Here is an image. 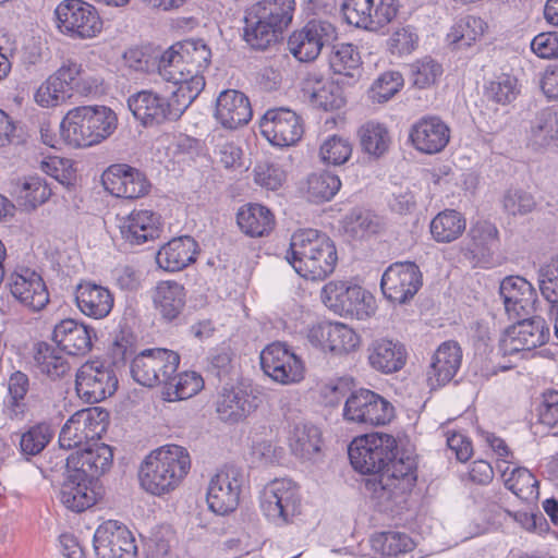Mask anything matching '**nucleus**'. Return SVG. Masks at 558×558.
Instances as JSON below:
<instances>
[{"instance_id": "1", "label": "nucleus", "mask_w": 558, "mask_h": 558, "mask_svg": "<svg viewBox=\"0 0 558 558\" xmlns=\"http://www.w3.org/2000/svg\"><path fill=\"white\" fill-rule=\"evenodd\" d=\"M348 454L354 470L378 474L367 480L365 487L380 511H393L416 484V458L405 450L400 451L396 438L389 434L355 438Z\"/></svg>"}, {"instance_id": "2", "label": "nucleus", "mask_w": 558, "mask_h": 558, "mask_svg": "<svg viewBox=\"0 0 558 558\" xmlns=\"http://www.w3.org/2000/svg\"><path fill=\"white\" fill-rule=\"evenodd\" d=\"M191 469L189 451L178 445H166L153 450L138 469L141 487L153 496L173 492Z\"/></svg>"}, {"instance_id": "3", "label": "nucleus", "mask_w": 558, "mask_h": 558, "mask_svg": "<svg viewBox=\"0 0 558 558\" xmlns=\"http://www.w3.org/2000/svg\"><path fill=\"white\" fill-rule=\"evenodd\" d=\"M286 258L301 277L310 280H324L338 260L333 242L315 229L294 232Z\"/></svg>"}, {"instance_id": "4", "label": "nucleus", "mask_w": 558, "mask_h": 558, "mask_svg": "<svg viewBox=\"0 0 558 558\" xmlns=\"http://www.w3.org/2000/svg\"><path fill=\"white\" fill-rule=\"evenodd\" d=\"M117 116L106 106L71 109L60 123L64 142L73 147H89L109 137L117 129Z\"/></svg>"}, {"instance_id": "5", "label": "nucleus", "mask_w": 558, "mask_h": 558, "mask_svg": "<svg viewBox=\"0 0 558 558\" xmlns=\"http://www.w3.org/2000/svg\"><path fill=\"white\" fill-rule=\"evenodd\" d=\"M54 15L60 33L71 39H92L102 29L97 9L85 0H63L57 5Z\"/></svg>"}, {"instance_id": "6", "label": "nucleus", "mask_w": 558, "mask_h": 558, "mask_svg": "<svg viewBox=\"0 0 558 558\" xmlns=\"http://www.w3.org/2000/svg\"><path fill=\"white\" fill-rule=\"evenodd\" d=\"M263 514L276 525L288 524L301 512V495L298 485L288 478L268 483L259 496Z\"/></svg>"}, {"instance_id": "7", "label": "nucleus", "mask_w": 558, "mask_h": 558, "mask_svg": "<svg viewBox=\"0 0 558 558\" xmlns=\"http://www.w3.org/2000/svg\"><path fill=\"white\" fill-rule=\"evenodd\" d=\"M395 408L379 393L360 388L350 392L343 407V418L367 426H381L391 422Z\"/></svg>"}, {"instance_id": "8", "label": "nucleus", "mask_w": 558, "mask_h": 558, "mask_svg": "<svg viewBox=\"0 0 558 558\" xmlns=\"http://www.w3.org/2000/svg\"><path fill=\"white\" fill-rule=\"evenodd\" d=\"M180 364V355L171 350L154 348L138 353L131 363V375L142 386L163 385Z\"/></svg>"}, {"instance_id": "9", "label": "nucleus", "mask_w": 558, "mask_h": 558, "mask_svg": "<svg viewBox=\"0 0 558 558\" xmlns=\"http://www.w3.org/2000/svg\"><path fill=\"white\" fill-rule=\"evenodd\" d=\"M118 383L112 363L95 360L78 368L75 388L82 399L97 403L112 396L118 389Z\"/></svg>"}, {"instance_id": "10", "label": "nucleus", "mask_w": 558, "mask_h": 558, "mask_svg": "<svg viewBox=\"0 0 558 558\" xmlns=\"http://www.w3.org/2000/svg\"><path fill=\"white\" fill-rule=\"evenodd\" d=\"M397 0H344V21L357 28L376 32L389 24L398 13Z\"/></svg>"}, {"instance_id": "11", "label": "nucleus", "mask_w": 558, "mask_h": 558, "mask_svg": "<svg viewBox=\"0 0 558 558\" xmlns=\"http://www.w3.org/2000/svg\"><path fill=\"white\" fill-rule=\"evenodd\" d=\"M244 476L242 470L234 465H225L210 480L206 500L208 508L216 514L233 512L239 504Z\"/></svg>"}, {"instance_id": "12", "label": "nucleus", "mask_w": 558, "mask_h": 558, "mask_svg": "<svg viewBox=\"0 0 558 558\" xmlns=\"http://www.w3.org/2000/svg\"><path fill=\"white\" fill-rule=\"evenodd\" d=\"M422 284V272L413 262L391 264L384 271L380 280V288L385 298L398 304H405L413 299Z\"/></svg>"}, {"instance_id": "13", "label": "nucleus", "mask_w": 558, "mask_h": 558, "mask_svg": "<svg viewBox=\"0 0 558 558\" xmlns=\"http://www.w3.org/2000/svg\"><path fill=\"white\" fill-rule=\"evenodd\" d=\"M172 97L144 89L128 98V107L144 126H154L165 121L178 120L182 113Z\"/></svg>"}, {"instance_id": "14", "label": "nucleus", "mask_w": 558, "mask_h": 558, "mask_svg": "<svg viewBox=\"0 0 558 558\" xmlns=\"http://www.w3.org/2000/svg\"><path fill=\"white\" fill-rule=\"evenodd\" d=\"M259 128L266 140L278 147L296 144L304 133L302 118L284 107L268 109L260 119Z\"/></svg>"}, {"instance_id": "15", "label": "nucleus", "mask_w": 558, "mask_h": 558, "mask_svg": "<svg viewBox=\"0 0 558 558\" xmlns=\"http://www.w3.org/2000/svg\"><path fill=\"white\" fill-rule=\"evenodd\" d=\"M336 35V28L331 23L312 20L290 35L288 48L300 62H310L319 56L323 47L329 45Z\"/></svg>"}, {"instance_id": "16", "label": "nucleus", "mask_w": 558, "mask_h": 558, "mask_svg": "<svg viewBox=\"0 0 558 558\" xmlns=\"http://www.w3.org/2000/svg\"><path fill=\"white\" fill-rule=\"evenodd\" d=\"M260 366L267 376L282 385L304 378L302 360L281 342H272L260 352Z\"/></svg>"}, {"instance_id": "17", "label": "nucleus", "mask_w": 558, "mask_h": 558, "mask_svg": "<svg viewBox=\"0 0 558 558\" xmlns=\"http://www.w3.org/2000/svg\"><path fill=\"white\" fill-rule=\"evenodd\" d=\"M322 300L327 307L339 315L361 318L367 314L372 296L357 284L330 281L323 288Z\"/></svg>"}, {"instance_id": "18", "label": "nucleus", "mask_w": 558, "mask_h": 558, "mask_svg": "<svg viewBox=\"0 0 558 558\" xmlns=\"http://www.w3.org/2000/svg\"><path fill=\"white\" fill-rule=\"evenodd\" d=\"M517 323L507 328L501 340L505 354L531 351L545 344L550 336L549 327L539 316L515 319Z\"/></svg>"}, {"instance_id": "19", "label": "nucleus", "mask_w": 558, "mask_h": 558, "mask_svg": "<svg viewBox=\"0 0 558 558\" xmlns=\"http://www.w3.org/2000/svg\"><path fill=\"white\" fill-rule=\"evenodd\" d=\"M11 294L21 304L39 312L49 303V292L43 277L26 267L14 270L7 280Z\"/></svg>"}, {"instance_id": "20", "label": "nucleus", "mask_w": 558, "mask_h": 558, "mask_svg": "<svg viewBox=\"0 0 558 558\" xmlns=\"http://www.w3.org/2000/svg\"><path fill=\"white\" fill-rule=\"evenodd\" d=\"M102 182L113 196L126 199L144 197L151 187L145 173L125 163L111 165L102 174Z\"/></svg>"}, {"instance_id": "21", "label": "nucleus", "mask_w": 558, "mask_h": 558, "mask_svg": "<svg viewBox=\"0 0 558 558\" xmlns=\"http://www.w3.org/2000/svg\"><path fill=\"white\" fill-rule=\"evenodd\" d=\"M307 340L313 347L337 355L354 350L360 343V337L353 329L331 322L313 325L307 331Z\"/></svg>"}, {"instance_id": "22", "label": "nucleus", "mask_w": 558, "mask_h": 558, "mask_svg": "<svg viewBox=\"0 0 558 558\" xmlns=\"http://www.w3.org/2000/svg\"><path fill=\"white\" fill-rule=\"evenodd\" d=\"M260 398L250 386L223 387L216 400V412L226 423H239L259 405Z\"/></svg>"}, {"instance_id": "23", "label": "nucleus", "mask_w": 558, "mask_h": 558, "mask_svg": "<svg viewBox=\"0 0 558 558\" xmlns=\"http://www.w3.org/2000/svg\"><path fill=\"white\" fill-rule=\"evenodd\" d=\"M499 294L509 319L527 317L535 310L536 291L523 277H506L500 282Z\"/></svg>"}, {"instance_id": "24", "label": "nucleus", "mask_w": 558, "mask_h": 558, "mask_svg": "<svg viewBox=\"0 0 558 558\" xmlns=\"http://www.w3.org/2000/svg\"><path fill=\"white\" fill-rule=\"evenodd\" d=\"M112 459L113 453L108 445L95 442L65 459L66 472H73L76 478L85 476L94 481L110 469Z\"/></svg>"}, {"instance_id": "25", "label": "nucleus", "mask_w": 558, "mask_h": 558, "mask_svg": "<svg viewBox=\"0 0 558 558\" xmlns=\"http://www.w3.org/2000/svg\"><path fill=\"white\" fill-rule=\"evenodd\" d=\"M121 238L130 245H141L155 240L161 232L160 216L151 210H133L119 218Z\"/></svg>"}, {"instance_id": "26", "label": "nucleus", "mask_w": 558, "mask_h": 558, "mask_svg": "<svg viewBox=\"0 0 558 558\" xmlns=\"http://www.w3.org/2000/svg\"><path fill=\"white\" fill-rule=\"evenodd\" d=\"M409 136L416 150L433 155L447 146L450 129L438 117H423L411 126Z\"/></svg>"}, {"instance_id": "27", "label": "nucleus", "mask_w": 558, "mask_h": 558, "mask_svg": "<svg viewBox=\"0 0 558 558\" xmlns=\"http://www.w3.org/2000/svg\"><path fill=\"white\" fill-rule=\"evenodd\" d=\"M96 332L92 327L68 318L59 322L52 331V340L69 355H85L93 348Z\"/></svg>"}, {"instance_id": "28", "label": "nucleus", "mask_w": 558, "mask_h": 558, "mask_svg": "<svg viewBox=\"0 0 558 558\" xmlns=\"http://www.w3.org/2000/svg\"><path fill=\"white\" fill-rule=\"evenodd\" d=\"M462 363V350L458 342H442L432 356L427 381L432 389L442 387L457 375Z\"/></svg>"}, {"instance_id": "29", "label": "nucleus", "mask_w": 558, "mask_h": 558, "mask_svg": "<svg viewBox=\"0 0 558 558\" xmlns=\"http://www.w3.org/2000/svg\"><path fill=\"white\" fill-rule=\"evenodd\" d=\"M252 114L250 100L242 92L227 89L217 98L215 117L226 129L235 130L248 123Z\"/></svg>"}, {"instance_id": "30", "label": "nucleus", "mask_w": 558, "mask_h": 558, "mask_svg": "<svg viewBox=\"0 0 558 558\" xmlns=\"http://www.w3.org/2000/svg\"><path fill=\"white\" fill-rule=\"evenodd\" d=\"M198 244L190 235L173 238L156 254L157 265L166 271H180L196 259Z\"/></svg>"}, {"instance_id": "31", "label": "nucleus", "mask_w": 558, "mask_h": 558, "mask_svg": "<svg viewBox=\"0 0 558 558\" xmlns=\"http://www.w3.org/2000/svg\"><path fill=\"white\" fill-rule=\"evenodd\" d=\"M302 95L310 105L325 111L340 109L345 104L341 88L316 74L303 80Z\"/></svg>"}, {"instance_id": "32", "label": "nucleus", "mask_w": 558, "mask_h": 558, "mask_svg": "<svg viewBox=\"0 0 558 558\" xmlns=\"http://www.w3.org/2000/svg\"><path fill=\"white\" fill-rule=\"evenodd\" d=\"M75 299L80 311L95 319L107 317L114 302L109 289L92 281H85L77 286Z\"/></svg>"}, {"instance_id": "33", "label": "nucleus", "mask_w": 558, "mask_h": 558, "mask_svg": "<svg viewBox=\"0 0 558 558\" xmlns=\"http://www.w3.org/2000/svg\"><path fill=\"white\" fill-rule=\"evenodd\" d=\"M282 34L262 19L252 7L244 17L243 39L254 50L264 51L279 41Z\"/></svg>"}, {"instance_id": "34", "label": "nucleus", "mask_w": 558, "mask_h": 558, "mask_svg": "<svg viewBox=\"0 0 558 558\" xmlns=\"http://www.w3.org/2000/svg\"><path fill=\"white\" fill-rule=\"evenodd\" d=\"M93 480L85 476H74L73 472H66L60 490V500L63 506L74 512H82L96 504V494L92 488Z\"/></svg>"}, {"instance_id": "35", "label": "nucleus", "mask_w": 558, "mask_h": 558, "mask_svg": "<svg viewBox=\"0 0 558 558\" xmlns=\"http://www.w3.org/2000/svg\"><path fill=\"white\" fill-rule=\"evenodd\" d=\"M371 366L381 373L390 374L400 371L405 364L404 347L388 339H378L368 348Z\"/></svg>"}, {"instance_id": "36", "label": "nucleus", "mask_w": 558, "mask_h": 558, "mask_svg": "<svg viewBox=\"0 0 558 558\" xmlns=\"http://www.w3.org/2000/svg\"><path fill=\"white\" fill-rule=\"evenodd\" d=\"M236 221L240 229L252 238L268 235L275 227L272 213L259 204L241 207L236 215Z\"/></svg>"}, {"instance_id": "37", "label": "nucleus", "mask_w": 558, "mask_h": 558, "mask_svg": "<svg viewBox=\"0 0 558 558\" xmlns=\"http://www.w3.org/2000/svg\"><path fill=\"white\" fill-rule=\"evenodd\" d=\"M372 549L388 558H416L413 550L415 542L403 532L387 531L371 538Z\"/></svg>"}, {"instance_id": "38", "label": "nucleus", "mask_w": 558, "mask_h": 558, "mask_svg": "<svg viewBox=\"0 0 558 558\" xmlns=\"http://www.w3.org/2000/svg\"><path fill=\"white\" fill-rule=\"evenodd\" d=\"M154 302L165 319L174 320L185 306L184 287L175 281H161L156 287Z\"/></svg>"}, {"instance_id": "39", "label": "nucleus", "mask_w": 558, "mask_h": 558, "mask_svg": "<svg viewBox=\"0 0 558 558\" xmlns=\"http://www.w3.org/2000/svg\"><path fill=\"white\" fill-rule=\"evenodd\" d=\"M558 140V113L546 108L541 110L531 122L529 146L543 149Z\"/></svg>"}, {"instance_id": "40", "label": "nucleus", "mask_w": 558, "mask_h": 558, "mask_svg": "<svg viewBox=\"0 0 558 558\" xmlns=\"http://www.w3.org/2000/svg\"><path fill=\"white\" fill-rule=\"evenodd\" d=\"M289 445L294 456L310 460L320 450V432L307 423H298L289 436Z\"/></svg>"}, {"instance_id": "41", "label": "nucleus", "mask_w": 558, "mask_h": 558, "mask_svg": "<svg viewBox=\"0 0 558 558\" xmlns=\"http://www.w3.org/2000/svg\"><path fill=\"white\" fill-rule=\"evenodd\" d=\"M252 8L260 14L262 19L271 23L281 34L292 23L295 11V0H262Z\"/></svg>"}, {"instance_id": "42", "label": "nucleus", "mask_w": 558, "mask_h": 558, "mask_svg": "<svg viewBox=\"0 0 558 558\" xmlns=\"http://www.w3.org/2000/svg\"><path fill=\"white\" fill-rule=\"evenodd\" d=\"M34 362L38 371L51 379L63 377L70 369L66 359L47 342L35 345Z\"/></svg>"}, {"instance_id": "43", "label": "nucleus", "mask_w": 558, "mask_h": 558, "mask_svg": "<svg viewBox=\"0 0 558 558\" xmlns=\"http://www.w3.org/2000/svg\"><path fill=\"white\" fill-rule=\"evenodd\" d=\"M465 230V219L453 209L439 213L430 222V233L439 243H450L457 240Z\"/></svg>"}, {"instance_id": "44", "label": "nucleus", "mask_w": 558, "mask_h": 558, "mask_svg": "<svg viewBox=\"0 0 558 558\" xmlns=\"http://www.w3.org/2000/svg\"><path fill=\"white\" fill-rule=\"evenodd\" d=\"M485 28L486 23L481 17L466 15L452 25L447 39L454 48H468L483 36Z\"/></svg>"}, {"instance_id": "45", "label": "nucleus", "mask_w": 558, "mask_h": 558, "mask_svg": "<svg viewBox=\"0 0 558 558\" xmlns=\"http://www.w3.org/2000/svg\"><path fill=\"white\" fill-rule=\"evenodd\" d=\"M165 399L168 401L185 400L198 393L204 387L202 376L195 372H184L171 375V379L163 383Z\"/></svg>"}, {"instance_id": "46", "label": "nucleus", "mask_w": 558, "mask_h": 558, "mask_svg": "<svg viewBox=\"0 0 558 558\" xmlns=\"http://www.w3.org/2000/svg\"><path fill=\"white\" fill-rule=\"evenodd\" d=\"M9 401L5 405V414L11 420L23 418L26 404L24 398L29 390L28 376L20 371L11 374L8 383Z\"/></svg>"}, {"instance_id": "47", "label": "nucleus", "mask_w": 558, "mask_h": 558, "mask_svg": "<svg viewBox=\"0 0 558 558\" xmlns=\"http://www.w3.org/2000/svg\"><path fill=\"white\" fill-rule=\"evenodd\" d=\"M202 73L189 68L184 80L174 84L175 89L171 92V97L182 114L205 87V78Z\"/></svg>"}, {"instance_id": "48", "label": "nucleus", "mask_w": 558, "mask_h": 558, "mask_svg": "<svg viewBox=\"0 0 558 558\" xmlns=\"http://www.w3.org/2000/svg\"><path fill=\"white\" fill-rule=\"evenodd\" d=\"M484 93L489 101L508 105L515 100L520 93L518 78L508 73L496 75L485 84Z\"/></svg>"}, {"instance_id": "49", "label": "nucleus", "mask_w": 558, "mask_h": 558, "mask_svg": "<svg viewBox=\"0 0 558 558\" xmlns=\"http://www.w3.org/2000/svg\"><path fill=\"white\" fill-rule=\"evenodd\" d=\"M329 64L333 73L354 77L361 65V57L352 44H337L329 56Z\"/></svg>"}, {"instance_id": "50", "label": "nucleus", "mask_w": 558, "mask_h": 558, "mask_svg": "<svg viewBox=\"0 0 558 558\" xmlns=\"http://www.w3.org/2000/svg\"><path fill=\"white\" fill-rule=\"evenodd\" d=\"M340 187L341 181L338 175L328 171L313 173L307 179V197L313 203L327 202Z\"/></svg>"}, {"instance_id": "51", "label": "nucleus", "mask_w": 558, "mask_h": 558, "mask_svg": "<svg viewBox=\"0 0 558 558\" xmlns=\"http://www.w3.org/2000/svg\"><path fill=\"white\" fill-rule=\"evenodd\" d=\"M363 150L368 155L379 157L388 149L390 142L388 130L380 123L367 122L359 131Z\"/></svg>"}, {"instance_id": "52", "label": "nucleus", "mask_w": 558, "mask_h": 558, "mask_svg": "<svg viewBox=\"0 0 558 558\" xmlns=\"http://www.w3.org/2000/svg\"><path fill=\"white\" fill-rule=\"evenodd\" d=\"M172 45L169 49L158 54L155 72L167 82H182L189 68L186 66L182 56Z\"/></svg>"}, {"instance_id": "53", "label": "nucleus", "mask_w": 558, "mask_h": 558, "mask_svg": "<svg viewBox=\"0 0 558 558\" xmlns=\"http://www.w3.org/2000/svg\"><path fill=\"white\" fill-rule=\"evenodd\" d=\"M380 228V217L369 210L353 209L345 217V231L355 239L378 233Z\"/></svg>"}, {"instance_id": "54", "label": "nucleus", "mask_w": 558, "mask_h": 558, "mask_svg": "<svg viewBox=\"0 0 558 558\" xmlns=\"http://www.w3.org/2000/svg\"><path fill=\"white\" fill-rule=\"evenodd\" d=\"M174 46L187 68L203 72L209 65L211 51L202 39H190Z\"/></svg>"}, {"instance_id": "55", "label": "nucleus", "mask_w": 558, "mask_h": 558, "mask_svg": "<svg viewBox=\"0 0 558 558\" xmlns=\"http://www.w3.org/2000/svg\"><path fill=\"white\" fill-rule=\"evenodd\" d=\"M53 437V430L47 423H38L22 434L20 439L21 452L24 456L40 453Z\"/></svg>"}, {"instance_id": "56", "label": "nucleus", "mask_w": 558, "mask_h": 558, "mask_svg": "<svg viewBox=\"0 0 558 558\" xmlns=\"http://www.w3.org/2000/svg\"><path fill=\"white\" fill-rule=\"evenodd\" d=\"M253 172L255 183L270 191L279 190L287 179L283 168L271 159L258 161Z\"/></svg>"}, {"instance_id": "57", "label": "nucleus", "mask_w": 558, "mask_h": 558, "mask_svg": "<svg viewBox=\"0 0 558 558\" xmlns=\"http://www.w3.org/2000/svg\"><path fill=\"white\" fill-rule=\"evenodd\" d=\"M469 236V251L474 255H484L498 241V230L494 223L481 220L470 228Z\"/></svg>"}, {"instance_id": "58", "label": "nucleus", "mask_w": 558, "mask_h": 558, "mask_svg": "<svg viewBox=\"0 0 558 558\" xmlns=\"http://www.w3.org/2000/svg\"><path fill=\"white\" fill-rule=\"evenodd\" d=\"M125 525L116 520L102 522L94 534V550L98 558H110L116 539L120 536V529Z\"/></svg>"}, {"instance_id": "59", "label": "nucleus", "mask_w": 558, "mask_h": 558, "mask_svg": "<svg viewBox=\"0 0 558 558\" xmlns=\"http://www.w3.org/2000/svg\"><path fill=\"white\" fill-rule=\"evenodd\" d=\"M52 191L47 181L38 175L28 177L24 180L20 191V198L29 208H36L44 204L51 196Z\"/></svg>"}, {"instance_id": "60", "label": "nucleus", "mask_w": 558, "mask_h": 558, "mask_svg": "<svg viewBox=\"0 0 558 558\" xmlns=\"http://www.w3.org/2000/svg\"><path fill=\"white\" fill-rule=\"evenodd\" d=\"M403 86V77L399 72L383 73L369 88V98L377 102H385L395 96Z\"/></svg>"}, {"instance_id": "61", "label": "nucleus", "mask_w": 558, "mask_h": 558, "mask_svg": "<svg viewBox=\"0 0 558 558\" xmlns=\"http://www.w3.org/2000/svg\"><path fill=\"white\" fill-rule=\"evenodd\" d=\"M352 154V144L348 138L332 135L320 146L322 159L330 165H342L347 162Z\"/></svg>"}, {"instance_id": "62", "label": "nucleus", "mask_w": 558, "mask_h": 558, "mask_svg": "<svg viewBox=\"0 0 558 558\" xmlns=\"http://www.w3.org/2000/svg\"><path fill=\"white\" fill-rule=\"evenodd\" d=\"M534 196L524 190H508L502 197L504 210L511 216H524L536 208Z\"/></svg>"}, {"instance_id": "63", "label": "nucleus", "mask_w": 558, "mask_h": 558, "mask_svg": "<svg viewBox=\"0 0 558 558\" xmlns=\"http://www.w3.org/2000/svg\"><path fill=\"white\" fill-rule=\"evenodd\" d=\"M77 418L82 421L83 428H85L87 436L90 440L100 439L101 435L106 432L109 413L100 408H89L75 412Z\"/></svg>"}, {"instance_id": "64", "label": "nucleus", "mask_w": 558, "mask_h": 558, "mask_svg": "<svg viewBox=\"0 0 558 558\" xmlns=\"http://www.w3.org/2000/svg\"><path fill=\"white\" fill-rule=\"evenodd\" d=\"M542 295L550 303H558V256L542 266L538 271Z\"/></svg>"}]
</instances>
